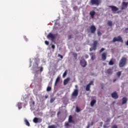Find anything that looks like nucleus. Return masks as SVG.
Instances as JSON below:
<instances>
[{"label":"nucleus","mask_w":128,"mask_h":128,"mask_svg":"<svg viewBox=\"0 0 128 128\" xmlns=\"http://www.w3.org/2000/svg\"><path fill=\"white\" fill-rule=\"evenodd\" d=\"M66 74H67V72H66V71L64 72L63 74V78L66 77Z\"/></svg>","instance_id":"e433bc0d"},{"label":"nucleus","mask_w":128,"mask_h":128,"mask_svg":"<svg viewBox=\"0 0 128 128\" xmlns=\"http://www.w3.org/2000/svg\"><path fill=\"white\" fill-rule=\"evenodd\" d=\"M116 82V79H114V80H113V82Z\"/></svg>","instance_id":"603ef678"},{"label":"nucleus","mask_w":128,"mask_h":128,"mask_svg":"<svg viewBox=\"0 0 128 128\" xmlns=\"http://www.w3.org/2000/svg\"><path fill=\"white\" fill-rule=\"evenodd\" d=\"M57 114L58 116L59 114H60V112H58Z\"/></svg>","instance_id":"8fccbe9b"},{"label":"nucleus","mask_w":128,"mask_h":128,"mask_svg":"<svg viewBox=\"0 0 128 128\" xmlns=\"http://www.w3.org/2000/svg\"><path fill=\"white\" fill-rule=\"evenodd\" d=\"M42 122V118H38L35 117L33 119V122H34V124H40Z\"/></svg>","instance_id":"423d86ee"},{"label":"nucleus","mask_w":128,"mask_h":128,"mask_svg":"<svg viewBox=\"0 0 128 128\" xmlns=\"http://www.w3.org/2000/svg\"><path fill=\"white\" fill-rule=\"evenodd\" d=\"M60 77H58L56 78L55 82V86H56V84H58V83L60 82Z\"/></svg>","instance_id":"b1692460"},{"label":"nucleus","mask_w":128,"mask_h":128,"mask_svg":"<svg viewBox=\"0 0 128 128\" xmlns=\"http://www.w3.org/2000/svg\"><path fill=\"white\" fill-rule=\"evenodd\" d=\"M76 112H80V108L76 107Z\"/></svg>","instance_id":"f704fd0d"},{"label":"nucleus","mask_w":128,"mask_h":128,"mask_svg":"<svg viewBox=\"0 0 128 128\" xmlns=\"http://www.w3.org/2000/svg\"><path fill=\"white\" fill-rule=\"evenodd\" d=\"M32 104H33V106H34V104H35V102H34V101H33V102H32Z\"/></svg>","instance_id":"09e8293b"},{"label":"nucleus","mask_w":128,"mask_h":128,"mask_svg":"<svg viewBox=\"0 0 128 128\" xmlns=\"http://www.w3.org/2000/svg\"><path fill=\"white\" fill-rule=\"evenodd\" d=\"M126 58L122 57L119 63L120 68H124L126 66Z\"/></svg>","instance_id":"f03ea898"},{"label":"nucleus","mask_w":128,"mask_h":128,"mask_svg":"<svg viewBox=\"0 0 128 128\" xmlns=\"http://www.w3.org/2000/svg\"><path fill=\"white\" fill-rule=\"evenodd\" d=\"M72 96H78V89H76L74 90V91L72 92Z\"/></svg>","instance_id":"9b49d317"},{"label":"nucleus","mask_w":128,"mask_h":128,"mask_svg":"<svg viewBox=\"0 0 128 128\" xmlns=\"http://www.w3.org/2000/svg\"><path fill=\"white\" fill-rule=\"evenodd\" d=\"M50 90H52V87H50V86H48L47 87V88H46V91L47 92H50Z\"/></svg>","instance_id":"c85d7f7f"},{"label":"nucleus","mask_w":128,"mask_h":128,"mask_svg":"<svg viewBox=\"0 0 128 128\" xmlns=\"http://www.w3.org/2000/svg\"><path fill=\"white\" fill-rule=\"evenodd\" d=\"M24 122L28 126H30V122H28V120L26 119H24Z\"/></svg>","instance_id":"4be33fe9"},{"label":"nucleus","mask_w":128,"mask_h":128,"mask_svg":"<svg viewBox=\"0 0 128 128\" xmlns=\"http://www.w3.org/2000/svg\"><path fill=\"white\" fill-rule=\"evenodd\" d=\"M22 102H18L17 104V106L18 107V110H20L22 108Z\"/></svg>","instance_id":"412c9836"},{"label":"nucleus","mask_w":128,"mask_h":128,"mask_svg":"<svg viewBox=\"0 0 128 128\" xmlns=\"http://www.w3.org/2000/svg\"><path fill=\"white\" fill-rule=\"evenodd\" d=\"M90 14L92 18H94V14H96V12L94 10H92L90 12Z\"/></svg>","instance_id":"f3484780"},{"label":"nucleus","mask_w":128,"mask_h":128,"mask_svg":"<svg viewBox=\"0 0 128 128\" xmlns=\"http://www.w3.org/2000/svg\"><path fill=\"white\" fill-rule=\"evenodd\" d=\"M106 49L104 48H102L99 51L100 54H102L104 50Z\"/></svg>","instance_id":"2f4dec72"},{"label":"nucleus","mask_w":128,"mask_h":128,"mask_svg":"<svg viewBox=\"0 0 128 128\" xmlns=\"http://www.w3.org/2000/svg\"><path fill=\"white\" fill-rule=\"evenodd\" d=\"M104 126V128H106V125H104V126Z\"/></svg>","instance_id":"864d4df0"},{"label":"nucleus","mask_w":128,"mask_h":128,"mask_svg":"<svg viewBox=\"0 0 128 128\" xmlns=\"http://www.w3.org/2000/svg\"><path fill=\"white\" fill-rule=\"evenodd\" d=\"M48 98V96H45V98Z\"/></svg>","instance_id":"5fc2aeb1"},{"label":"nucleus","mask_w":128,"mask_h":128,"mask_svg":"<svg viewBox=\"0 0 128 128\" xmlns=\"http://www.w3.org/2000/svg\"><path fill=\"white\" fill-rule=\"evenodd\" d=\"M70 38H72V35H70L68 36V39L70 40Z\"/></svg>","instance_id":"c03bdc74"},{"label":"nucleus","mask_w":128,"mask_h":128,"mask_svg":"<svg viewBox=\"0 0 128 128\" xmlns=\"http://www.w3.org/2000/svg\"><path fill=\"white\" fill-rule=\"evenodd\" d=\"M58 56L60 58H62V59L64 58V56L62 55H61L60 54H58Z\"/></svg>","instance_id":"58836bf2"},{"label":"nucleus","mask_w":128,"mask_h":128,"mask_svg":"<svg viewBox=\"0 0 128 128\" xmlns=\"http://www.w3.org/2000/svg\"><path fill=\"white\" fill-rule=\"evenodd\" d=\"M96 104V100H93L91 101L90 104L91 106H94V104Z\"/></svg>","instance_id":"aec40b11"},{"label":"nucleus","mask_w":128,"mask_h":128,"mask_svg":"<svg viewBox=\"0 0 128 128\" xmlns=\"http://www.w3.org/2000/svg\"><path fill=\"white\" fill-rule=\"evenodd\" d=\"M42 70H44V68L42 67H41L40 68V72H42Z\"/></svg>","instance_id":"37998d69"},{"label":"nucleus","mask_w":128,"mask_h":128,"mask_svg":"<svg viewBox=\"0 0 128 128\" xmlns=\"http://www.w3.org/2000/svg\"><path fill=\"white\" fill-rule=\"evenodd\" d=\"M98 36H102V32L100 30L98 31Z\"/></svg>","instance_id":"7c9ffc66"},{"label":"nucleus","mask_w":128,"mask_h":128,"mask_svg":"<svg viewBox=\"0 0 128 128\" xmlns=\"http://www.w3.org/2000/svg\"><path fill=\"white\" fill-rule=\"evenodd\" d=\"M128 102V98L124 97L122 98V104H125Z\"/></svg>","instance_id":"a211bd4d"},{"label":"nucleus","mask_w":128,"mask_h":128,"mask_svg":"<svg viewBox=\"0 0 128 128\" xmlns=\"http://www.w3.org/2000/svg\"><path fill=\"white\" fill-rule=\"evenodd\" d=\"M52 48L53 50H54V48H56V46H55L54 45L52 44Z\"/></svg>","instance_id":"a19ab883"},{"label":"nucleus","mask_w":128,"mask_h":128,"mask_svg":"<svg viewBox=\"0 0 128 128\" xmlns=\"http://www.w3.org/2000/svg\"><path fill=\"white\" fill-rule=\"evenodd\" d=\"M90 56L91 57V60H94V58H96V53H94V52H90Z\"/></svg>","instance_id":"4468645a"},{"label":"nucleus","mask_w":128,"mask_h":128,"mask_svg":"<svg viewBox=\"0 0 128 128\" xmlns=\"http://www.w3.org/2000/svg\"><path fill=\"white\" fill-rule=\"evenodd\" d=\"M111 96L114 98H118V93L116 92H114L112 94Z\"/></svg>","instance_id":"f8f14e48"},{"label":"nucleus","mask_w":128,"mask_h":128,"mask_svg":"<svg viewBox=\"0 0 128 128\" xmlns=\"http://www.w3.org/2000/svg\"><path fill=\"white\" fill-rule=\"evenodd\" d=\"M126 46H128V40L127 42H126Z\"/></svg>","instance_id":"3c124183"},{"label":"nucleus","mask_w":128,"mask_h":128,"mask_svg":"<svg viewBox=\"0 0 128 128\" xmlns=\"http://www.w3.org/2000/svg\"><path fill=\"white\" fill-rule=\"evenodd\" d=\"M90 2L92 4V6H100V4L102 2L101 0H90Z\"/></svg>","instance_id":"7ed1b4c3"},{"label":"nucleus","mask_w":128,"mask_h":128,"mask_svg":"<svg viewBox=\"0 0 128 128\" xmlns=\"http://www.w3.org/2000/svg\"><path fill=\"white\" fill-rule=\"evenodd\" d=\"M92 84H94V82L92 81H90V83L88 84V85L90 86H92Z\"/></svg>","instance_id":"c9c22d12"},{"label":"nucleus","mask_w":128,"mask_h":128,"mask_svg":"<svg viewBox=\"0 0 128 128\" xmlns=\"http://www.w3.org/2000/svg\"><path fill=\"white\" fill-rule=\"evenodd\" d=\"M80 64L82 66V68H86L88 64V63L86 62V61L84 60V59H83L80 61Z\"/></svg>","instance_id":"6e6552de"},{"label":"nucleus","mask_w":128,"mask_h":128,"mask_svg":"<svg viewBox=\"0 0 128 128\" xmlns=\"http://www.w3.org/2000/svg\"><path fill=\"white\" fill-rule=\"evenodd\" d=\"M90 30L91 34H95L96 31V28L94 26H91L90 27Z\"/></svg>","instance_id":"9d476101"},{"label":"nucleus","mask_w":128,"mask_h":128,"mask_svg":"<svg viewBox=\"0 0 128 128\" xmlns=\"http://www.w3.org/2000/svg\"><path fill=\"white\" fill-rule=\"evenodd\" d=\"M86 58H88V55H86Z\"/></svg>","instance_id":"de8ad7c7"},{"label":"nucleus","mask_w":128,"mask_h":128,"mask_svg":"<svg viewBox=\"0 0 128 128\" xmlns=\"http://www.w3.org/2000/svg\"><path fill=\"white\" fill-rule=\"evenodd\" d=\"M45 44H46V46H48L50 44V42H48V40H46Z\"/></svg>","instance_id":"4c0bfd02"},{"label":"nucleus","mask_w":128,"mask_h":128,"mask_svg":"<svg viewBox=\"0 0 128 128\" xmlns=\"http://www.w3.org/2000/svg\"><path fill=\"white\" fill-rule=\"evenodd\" d=\"M48 38H50L52 42H54L56 40V36L52 33H50L47 36Z\"/></svg>","instance_id":"0eeeda50"},{"label":"nucleus","mask_w":128,"mask_h":128,"mask_svg":"<svg viewBox=\"0 0 128 128\" xmlns=\"http://www.w3.org/2000/svg\"><path fill=\"white\" fill-rule=\"evenodd\" d=\"M108 25L109 26H112V20H108Z\"/></svg>","instance_id":"5701e85b"},{"label":"nucleus","mask_w":128,"mask_h":128,"mask_svg":"<svg viewBox=\"0 0 128 128\" xmlns=\"http://www.w3.org/2000/svg\"><path fill=\"white\" fill-rule=\"evenodd\" d=\"M48 128H56V126L54 125H51L48 126Z\"/></svg>","instance_id":"72a5a7b5"},{"label":"nucleus","mask_w":128,"mask_h":128,"mask_svg":"<svg viewBox=\"0 0 128 128\" xmlns=\"http://www.w3.org/2000/svg\"><path fill=\"white\" fill-rule=\"evenodd\" d=\"M70 123L74 124V121L72 120V116H69L68 122H65L64 126L66 128H72V124H70Z\"/></svg>","instance_id":"f257e3e1"},{"label":"nucleus","mask_w":128,"mask_h":128,"mask_svg":"<svg viewBox=\"0 0 128 128\" xmlns=\"http://www.w3.org/2000/svg\"><path fill=\"white\" fill-rule=\"evenodd\" d=\"M90 126V124H88L86 128H89Z\"/></svg>","instance_id":"a18cd8bd"},{"label":"nucleus","mask_w":128,"mask_h":128,"mask_svg":"<svg viewBox=\"0 0 128 128\" xmlns=\"http://www.w3.org/2000/svg\"><path fill=\"white\" fill-rule=\"evenodd\" d=\"M106 52H104L102 54V60H106Z\"/></svg>","instance_id":"dca6fc26"},{"label":"nucleus","mask_w":128,"mask_h":128,"mask_svg":"<svg viewBox=\"0 0 128 128\" xmlns=\"http://www.w3.org/2000/svg\"><path fill=\"white\" fill-rule=\"evenodd\" d=\"M109 8H112V10L113 12H118V7L116 6H109Z\"/></svg>","instance_id":"ddd939ff"},{"label":"nucleus","mask_w":128,"mask_h":128,"mask_svg":"<svg viewBox=\"0 0 128 128\" xmlns=\"http://www.w3.org/2000/svg\"><path fill=\"white\" fill-rule=\"evenodd\" d=\"M90 126H94V122H92L91 124H90Z\"/></svg>","instance_id":"49530a36"},{"label":"nucleus","mask_w":128,"mask_h":128,"mask_svg":"<svg viewBox=\"0 0 128 128\" xmlns=\"http://www.w3.org/2000/svg\"><path fill=\"white\" fill-rule=\"evenodd\" d=\"M98 42L97 40H94L93 42V47L90 48V52H92V50H96V46H98Z\"/></svg>","instance_id":"39448f33"},{"label":"nucleus","mask_w":128,"mask_h":128,"mask_svg":"<svg viewBox=\"0 0 128 128\" xmlns=\"http://www.w3.org/2000/svg\"><path fill=\"white\" fill-rule=\"evenodd\" d=\"M116 75L118 76V78H120V76H122V72L119 71L116 73Z\"/></svg>","instance_id":"bb28decb"},{"label":"nucleus","mask_w":128,"mask_h":128,"mask_svg":"<svg viewBox=\"0 0 128 128\" xmlns=\"http://www.w3.org/2000/svg\"><path fill=\"white\" fill-rule=\"evenodd\" d=\"M54 100H56V97L51 98L50 100V102L51 104H52V102H54Z\"/></svg>","instance_id":"a878e982"},{"label":"nucleus","mask_w":128,"mask_h":128,"mask_svg":"<svg viewBox=\"0 0 128 128\" xmlns=\"http://www.w3.org/2000/svg\"><path fill=\"white\" fill-rule=\"evenodd\" d=\"M90 90V86L88 84L86 86V92H88Z\"/></svg>","instance_id":"393cba45"},{"label":"nucleus","mask_w":128,"mask_h":128,"mask_svg":"<svg viewBox=\"0 0 128 128\" xmlns=\"http://www.w3.org/2000/svg\"><path fill=\"white\" fill-rule=\"evenodd\" d=\"M109 66H113V64H114V61H112V60H110V62H109Z\"/></svg>","instance_id":"cd10ccee"},{"label":"nucleus","mask_w":128,"mask_h":128,"mask_svg":"<svg viewBox=\"0 0 128 128\" xmlns=\"http://www.w3.org/2000/svg\"><path fill=\"white\" fill-rule=\"evenodd\" d=\"M103 124H104V123H103L102 122H100V128H102V126Z\"/></svg>","instance_id":"79ce46f5"},{"label":"nucleus","mask_w":128,"mask_h":128,"mask_svg":"<svg viewBox=\"0 0 128 128\" xmlns=\"http://www.w3.org/2000/svg\"><path fill=\"white\" fill-rule=\"evenodd\" d=\"M106 74H108L109 76H112V68L107 70L106 72Z\"/></svg>","instance_id":"2eb2a0df"},{"label":"nucleus","mask_w":128,"mask_h":128,"mask_svg":"<svg viewBox=\"0 0 128 128\" xmlns=\"http://www.w3.org/2000/svg\"><path fill=\"white\" fill-rule=\"evenodd\" d=\"M73 56H74L75 60H76L78 58V54H76V53L73 54Z\"/></svg>","instance_id":"c756f323"},{"label":"nucleus","mask_w":128,"mask_h":128,"mask_svg":"<svg viewBox=\"0 0 128 128\" xmlns=\"http://www.w3.org/2000/svg\"><path fill=\"white\" fill-rule=\"evenodd\" d=\"M112 42H124V40L120 36H118V37H114L112 40Z\"/></svg>","instance_id":"20e7f679"},{"label":"nucleus","mask_w":128,"mask_h":128,"mask_svg":"<svg viewBox=\"0 0 128 128\" xmlns=\"http://www.w3.org/2000/svg\"><path fill=\"white\" fill-rule=\"evenodd\" d=\"M110 122V118H107L105 122Z\"/></svg>","instance_id":"473e14b6"},{"label":"nucleus","mask_w":128,"mask_h":128,"mask_svg":"<svg viewBox=\"0 0 128 128\" xmlns=\"http://www.w3.org/2000/svg\"><path fill=\"white\" fill-rule=\"evenodd\" d=\"M70 78H67L66 80H64V85L66 86V84H68V82H70Z\"/></svg>","instance_id":"6ab92c4d"},{"label":"nucleus","mask_w":128,"mask_h":128,"mask_svg":"<svg viewBox=\"0 0 128 128\" xmlns=\"http://www.w3.org/2000/svg\"><path fill=\"white\" fill-rule=\"evenodd\" d=\"M128 2H122L121 10H126L128 8Z\"/></svg>","instance_id":"1a4fd4ad"},{"label":"nucleus","mask_w":128,"mask_h":128,"mask_svg":"<svg viewBox=\"0 0 128 128\" xmlns=\"http://www.w3.org/2000/svg\"><path fill=\"white\" fill-rule=\"evenodd\" d=\"M111 128H118V126L114 124L111 127Z\"/></svg>","instance_id":"ea45409f"}]
</instances>
